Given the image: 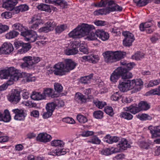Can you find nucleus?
Returning a JSON list of instances; mask_svg holds the SVG:
<instances>
[{
	"mask_svg": "<svg viewBox=\"0 0 160 160\" xmlns=\"http://www.w3.org/2000/svg\"><path fill=\"white\" fill-rule=\"evenodd\" d=\"M22 77L21 73L14 67H10L7 69L0 71V78L2 79H8V84L11 85L14 81L18 80Z\"/></svg>",
	"mask_w": 160,
	"mask_h": 160,
	"instance_id": "obj_1",
	"label": "nucleus"
},
{
	"mask_svg": "<svg viewBox=\"0 0 160 160\" xmlns=\"http://www.w3.org/2000/svg\"><path fill=\"white\" fill-rule=\"evenodd\" d=\"M126 54L125 52L120 51H108L105 52L104 56L105 60L106 62H112L123 58Z\"/></svg>",
	"mask_w": 160,
	"mask_h": 160,
	"instance_id": "obj_2",
	"label": "nucleus"
},
{
	"mask_svg": "<svg viewBox=\"0 0 160 160\" xmlns=\"http://www.w3.org/2000/svg\"><path fill=\"white\" fill-rule=\"evenodd\" d=\"M21 34L25 37L26 40L30 42H35L36 40L40 39H45L43 36H38L35 31L32 30H27L25 31L21 32Z\"/></svg>",
	"mask_w": 160,
	"mask_h": 160,
	"instance_id": "obj_3",
	"label": "nucleus"
},
{
	"mask_svg": "<svg viewBox=\"0 0 160 160\" xmlns=\"http://www.w3.org/2000/svg\"><path fill=\"white\" fill-rule=\"evenodd\" d=\"M22 60L24 62L21 65V67L30 68L33 65L38 63L40 61V59L38 57L28 56L23 57Z\"/></svg>",
	"mask_w": 160,
	"mask_h": 160,
	"instance_id": "obj_4",
	"label": "nucleus"
},
{
	"mask_svg": "<svg viewBox=\"0 0 160 160\" xmlns=\"http://www.w3.org/2000/svg\"><path fill=\"white\" fill-rule=\"evenodd\" d=\"M17 3L18 1L17 0H7L6 2H4V3L2 4V7L4 8L9 10L13 14H17L20 12L18 6L14 7Z\"/></svg>",
	"mask_w": 160,
	"mask_h": 160,
	"instance_id": "obj_5",
	"label": "nucleus"
},
{
	"mask_svg": "<svg viewBox=\"0 0 160 160\" xmlns=\"http://www.w3.org/2000/svg\"><path fill=\"white\" fill-rule=\"evenodd\" d=\"M54 74L57 75L62 76L65 74L66 71L65 64L63 62H59L55 64L54 67Z\"/></svg>",
	"mask_w": 160,
	"mask_h": 160,
	"instance_id": "obj_6",
	"label": "nucleus"
},
{
	"mask_svg": "<svg viewBox=\"0 0 160 160\" xmlns=\"http://www.w3.org/2000/svg\"><path fill=\"white\" fill-rule=\"evenodd\" d=\"M122 34L125 37L123 41V45L126 46H131L132 42L135 40L134 35L132 33L127 31L123 32Z\"/></svg>",
	"mask_w": 160,
	"mask_h": 160,
	"instance_id": "obj_7",
	"label": "nucleus"
},
{
	"mask_svg": "<svg viewBox=\"0 0 160 160\" xmlns=\"http://www.w3.org/2000/svg\"><path fill=\"white\" fill-rule=\"evenodd\" d=\"M8 100L12 103L16 104L18 103L21 99L20 92L17 90L12 91L11 94L8 97Z\"/></svg>",
	"mask_w": 160,
	"mask_h": 160,
	"instance_id": "obj_8",
	"label": "nucleus"
},
{
	"mask_svg": "<svg viewBox=\"0 0 160 160\" xmlns=\"http://www.w3.org/2000/svg\"><path fill=\"white\" fill-rule=\"evenodd\" d=\"M130 80H122L119 81L118 88L122 92H127L132 89Z\"/></svg>",
	"mask_w": 160,
	"mask_h": 160,
	"instance_id": "obj_9",
	"label": "nucleus"
},
{
	"mask_svg": "<svg viewBox=\"0 0 160 160\" xmlns=\"http://www.w3.org/2000/svg\"><path fill=\"white\" fill-rule=\"evenodd\" d=\"M42 22L41 19L40 15L39 14L34 15L32 17L30 23L32 24L30 26V28L33 30L38 28L39 25Z\"/></svg>",
	"mask_w": 160,
	"mask_h": 160,
	"instance_id": "obj_10",
	"label": "nucleus"
},
{
	"mask_svg": "<svg viewBox=\"0 0 160 160\" xmlns=\"http://www.w3.org/2000/svg\"><path fill=\"white\" fill-rule=\"evenodd\" d=\"M12 111L15 114L14 118L16 120H23L25 119L26 116L25 111L22 109L18 108L13 109L12 110Z\"/></svg>",
	"mask_w": 160,
	"mask_h": 160,
	"instance_id": "obj_11",
	"label": "nucleus"
},
{
	"mask_svg": "<svg viewBox=\"0 0 160 160\" xmlns=\"http://www.w3.org/2000/svg\"><path fill=\"white\" fill-rule=\"evenodd\" d=\"M13 50V47L12 44L5 42L0 48V55L7 54L10 53Z\"/></svg>",
	"mask_w": 160,
	"mask_h": 160,
	"instance_id": "obj_12",
	"label": "nucleus"
},
{
	"mask_svg": "<svg viewBox=\"0 0 160 160\" xmlns=\"http://www.w3.org/2000/svg\"><path fill=\"white\" fill-rule=\"evenodd\" d=\"M68 35L70 37L73 38H79L84 36L79 26L69 32Z\"/></svg>",
	"mask_w": 160,
	"mask_h": 160,
	"instance_id": "obj_13",
	"label": "nucleus"
},
{
	"mask_svg": "<svg viewBox=\"0 0 160 160\" xmlns=\"http://www.w3.org/2000/svg\"><path fill=\"white\" fill-rule=\"evenodd\" d=\"M47 24V26L40 28L38 29V32H47L53 30L56 25L55 23L52 21L48 22Z\"/></svg>",
	"mask_w": 160,
	"mask_h": 160,
	"instance_id": "obj_14",
	"label": "nucleus"
},
{
	"mask_svg": "<svg viewBox=\"0 0 160 160\" xmlns=\"http://www.w3.org/2000/svg\"><path fill=\"white\" fill-rule=\"evenodd\" d=\"M36 138L37 141L46 143L50 142L52 137L50 135L46 133H41L38 135Z\"/></svg>",
	"mask_w": 160,
	"mask_h": 160,
	"instance_id": "obj_15",
	"label": "nucleus"
},
{
	"mask_svg": "<svg viewBox=\"0 0 160 160\" xmlns=\"http://www.w3.org/2000/svg\"><path fill=\"white\" fill-rule=\"evenodd\" d=\"M99 59V56L98 55H91L89 56H84L80 59V60L82 62L86 61L91 62L93 63H96Z\"/></svg>",
	"mask_w": 160,
	"mask_h": 160,
	"instance_id": "obj_16",
	"label": "nucleus"
},
{
	"mask_svg": "<svg viewBox=\"0 0 160 160\" xmlns=\"http://www.w3.org/2000/svg\"><path fill=\"white\" fill-rule=\"evenodd\" d=\"M130 144L128 143L127 140L125 138H122L120 141L117 148L118 152L126 149L130 147Z\"/></svg>",
	"mask_w": 160,
	"mask_h": 160,
	"instance_id": "obj_17",
	"label": "nucleus"
},
{
	"mask_svg": "<svg viewBox=\"0 0 160 160\" xmlns=\"http://www.w3.org/2000/svg\"><path fill=\"white\" fill-rule=\"evenodd\" d=\"M132 88H134L137 91H139L143 86V82L140 79H137L130 80Z\"/></svg>",
	"mask_w": 160,
	"mask_h": 160,
	"instance_id": "obj_18",
	"label": "nucleus"
},
{
	"mask_svg": "<svg viewBox=\"0 0 160 160\" xmlns=\"http://www.w3.org/2000/svg\"><path fill=\"white\" fill-rule=\"evenodd\" d=\"M80 26L84 36L87 35L91 31L95 29L93 26L84 23Z\"/></svg>",
	"mask_w": 160,
	"mask_h": 160,
	"instance_id": "obj_19",
	"label": "nucleus"
},
{
	"mask_svg": "<svg viewBox=\"0 0 160 160\" xmlns=\"http://www.w3.org/2000/svg\"><path fill=\"white\" fill-rule=\"evenodd\" d=\"M65 62V67L66 72L73 69L76 66V63L71 59H66Z\"/></svg>",
	"mask_w": 160,
	"mask_h": 160,
	"instance_id": "obj_20",
	"label": "nucleus"
},
{
	"mask_svg": "<svg viewBox=\"0 0 160 160\" xmlns=\"http://www.w3.org/2000/svg\"><path fill=\"white\" fill-rule=\"evenodd\" d=\"M97 34L98 37L103 41H106L108 40L109 37L108 33L102 29H97Z\"/></svg>",
	"mask_w": 160,
	"mask_h": 160,
	"instance_id": "obj_21",
	"label": "nucleus"
},
{
	"mask_svg": "<svg viewBox=\"0 0 160 160\" xmlns=\"http://www.w3.org/2000/svg\"><path fill=\"white\" fill-rule=\"evenodd\" d=\"M53 90L50 88H44L42 93V95L44 97V99L46 98V97H50L53 98L58 97V95L57 94L54 93Z\"/></svg>",
	"mask_w": 160,
	"mask_h": 160,
	"instance_id": "obj_22",
	"label": "nucleus"
},
{
	"mask_svg": "<svg viewBox=\"0 0 160 160\" xmlns=\"http://www.w3.org/2000/svg\"><path fill=\"white\" fill-rule=\"evenodd\" d=\"M45 2L48 3L54 2L56 5H59L62 8H67L68 5L67 2L63 0H45Z\"/></svg>",
	"mask_w": 160,
	"mask_h": 160,
	"instance_id": "obj_23",
	"label": "nucleus"
},
{
	"mask_svg": "<svg viewBox=\"0 0 160 160\" xmlns=\"http://www.w3.org/2000/svg\"><path fill=\"white\" fill-rule=\"evenodd\" d=\"M148 128L153 138L160 136V126H157L156 127L150 126Z\"/></svg>",
	"mask_w": 160,
	"mask_h": 160,
	"instance_id": "obj_24",
	"label": "nucleus"
},
{
	"mask_svg": "<svg viewBox=\"0 0 160 160\" xmlns=\"http://www.w3.org/2000/svg\"><path fill=\"white\" fill-rule=\"evenodd\" d=\"M121 69L120 67L118 68L111 74L110 77V80L113 82H116L119 77L121 76Z\"/></svg>",
	"mask_w": 160,
	"mask_h": 160,
	"instance_id": "obj_25",
	"label": "nucleus"
},
{
	"mask_svg": "<svg viewBox=\"0 0 160 160\" xmlns=\"http://www.w3.org/2000/svg\"><path fill=\"white\" fill-rule=\"evenodd\" d=\"M119 138L118 137L115 136H111L109 135H107L104 138V141L109 144L117 142Z\"/></svg>",
	"mask_w": 160,
	"mask_h": 160,
	"instance_id": "obj_26",
	"label": "nucleus"
},
{
	"mask_svg": "<svg viewBox=\"0 0 160 160\" xmlns=\"http://www.w3.org/2000/svg\"><path fill=\"white\" fill-rule=\"evenodd\" d=\"M75 99L79 103H82L87 102L88 98L81 93L77 92L75 94Z\"/></svg>",
	"mask_w": 160,
	"mask_h": 160,
	"instance_id": "obj_27",
	"label": "nucleus"
},
{
	"mask_svg": "<svg viewBox=\"0 0 160 160\" xmlns=\"http://www.w3.org/2000/svg\"><path fill=\"white\" fill-rule=\"evenodd\" d=\"M121 69L120 72L121 73V76L122 78L123 79H129L132 78V75L131 73L127 71V70L123 68L122 67H120Z\"/></svg>",
	"mask_w": 160,
	"mask_h": 160,
	"instance_id": "obj_28",
	"label": "nucleus"
},
{
	"mask_svg": "<svg viewBox=\"0 0 160 160\" xmlns=\"http://www.w3.org/2000/svg\"><path fill=\"white\" fill-rule=\"evenodd\" d=\"M78 52V50L75 48L72 47H68L64 50L65 54L67 55H72L77 54Z\"/></svg>",
	"mask_w": 160,
	"mask_h": 160,
	"instance_id": "obj_29",
	"label": "nucleus"
},
{
	"mask_svg": "<svg viewBox=\"0 0 160 160\" xmlns=\"http://www.w3.org/2000/svg\"><path fill=\"white\" fill-rule=\"evenodd\" d=\"M115 148L112 147L110 148H106L102 150L101 152V153L103 155L108 156L113 153L118 152L119 151H118Z\"/></svg>",
	"mask_w": 160,
	"mask_h": 160,
	"instance_id": "obj_30",
	"label": "nucleus"
},
{
	"mask_svg": "<svg viewBox=\"0 0 160 160\" xmlns=\"http://www.w3.org/2000/svg\"><path fill=\"white\" fill-rule=\"evenodd\" d=\"M11 119V117L9 111L6 109L4 111V113L2 117L1 121L6 122H9Z\"/></svg>",
	"mask_w": 160,
	"mask_h": 160,
	"instance_id": "obj_31",
	"label": "nucleus"
},
{
	"mask_svg": "<svg viewBox=\"0 0 160 160\" xmlns=\"http://www.w3.org/2000/svg\"><path fill=\"white\" fill-rule=\"evenodd\" d=\"M44 96L42 95V93L40 92H33L32 94L30 96L31 98L35 100H40L44 99Z\"/></svg>",
	"mask_w": 160,
	"mask_h": 160,
	"instance_id": "obj_32",
	"label": "nucleus"
},
{
	"mask_svg": "<svg viewBox=\"0 0 160 160\" xmlns=\"http://www.w3.org/2000/svg\"><path fill=\"white\" fill-rule=\"evenodd\" d=\"M127 109L126 110L129 111L133 114H135L138 113L140 111V109L139 108L138 106L136 105H133L127 107Z\"/></svg>",
	"mask_w": 160,
	"mask_h": 160,
	"instance_id": "obj_33",
	"label": "nucleus"
},
{
	"mask_svg": "<svg viewBox=\"0 0 160 160\" xmlns=\"http://www.w3.org/2000/svg\"><path fill=\"white\" fill-rule=\"evenodd\" d=\"M66 153L65 150L62 149L55 150L50 153L49 154L52 156H59L64 155Z\"/></svg>",
	"mask_w": 160,
	"mask_h": 160,
	"instance_id": "obj_34",
	"label": "nucleus"
},
{
	"mask_svg": "<svg viewBox=\"0 0 160 160\" xmlns=\"http://www.w3.org/2000/svg\"><path fill=\"white\" fill-rule=\"evenodd\" d=\"M152 25V21H149L145 22L144 23H141L139 26L140 30L142 31H144L145 29L148 28Z\"/></svg>",
	"mask_w": 160,
	"mask_h": 160,
	"instance_id": "obj_35",
	"label": "nucleus"
},
{
	"mask_svg": "<svg viewBox=\"0 0 160 160\" xmlns=\"http://www.w3.org/2000/svg\"><path fill=\"white\" fill-rule=\"evenodd\" d=\"M38 8L41 10L50 12H51V9L50 6L45 4H41L38 6Z\"/></svg>",
	"mask_w": 160,
	"mask_h": 160,
	"instance_id": "obj_36",
	"label": "nucleus"
},
{
	"mask_svg": "<svg viewBox=\"0 0 160 160\" xmlns=\"http://www.w3.org/2000/svg\"><path fill=\"white\" fill-rule=\"evenodd\" d=\"M109 12L108 7L96 10L94 12V14L95 15H100L106 14Z\"/></svg>",
	"mask_w": 160,
	"mask_h": 160,
	"instance_id": "obj_37",
	"label": "nucleus"
},
{
	"mask_svg": "<svg viewBox=\"0 0 160 160\" xmlns=\"http://www.w3.org/2000/svg\"><path fill=\"white\" fill-rule=\"evenodd\" d=\"M134 2L139 7H143L145 6L151 2L150 0H133Z\"/></svg>",
	"mask_w": 160,
	"mask_h": 160,
	"instance_id": "obj_38",
	"label": "nucleus"
},
{
	"mask_svg": "<svg viewBox=\"0 0 160 160\" xmlns=\"http://www.w3.org/2000/svg\"><path fill=\"white\" fill-rule=\"evenodd\" d=\"M120 117L125 119L130 120L133 118V116L130 114L128 111L126 112H122L120 114Z\"/></svg>",
	"mask_w": 160,
	"mask_h": 160,
	"instance_id": "obj_39",
	"label": "nucleus"
},
{
	"mask_svg": "<svg viewBox=\"0 0 160 160\" xmlns=\"http://www.w3.org/2000/svg\"><path fill=\"white\" fill-rule=\"evenodd\" d=\"M138 107L141 110H147L150 108V106L146 102L141 101L138 104Z\"/></svg>",
	"mask_w": 160,
	"mask_h": 160,
	"instance_id": "obj_40",
	"label": "nucleus"
},
{
	"mask_svg": "<svg viewBox=\"0 0 160 160\" xmlns=\"http://www.w3.org/2000/svg\"><path fill=\"white\" fill-rule=\"evenodd\" d=\"M51 144L53 147H62L64 145V143L62 141L59 140H54L51 142Z\"/></svg>",
	"mask_w": 160,
	"mask_h": 160,
	"instance_id": "obj_41",
	"label": "nucleus"
},
{
	"mask_svg": "<svg viewBox=\"0 0 160 160\" xmlns=\"http://www.w3.org/2000/svg\"><path fill=\"white\" fill-rule=\"evenodd\" d=\"M19 33L15 30H12L7 33L5 35L6 38L8 39H11L17 37Z\"/></svg>",
	"mask_w": 160,
	"mask_h": 160,
	"instance_id": "obj_42",
	"label": "nucleus"
},
{
	"mask_svg": "<svg viewBox=\"0 0 160 160\" xmlns=\"http://www.w3.org/2000/svg\"><path fill=\"white\" fill-rule=\"evenodd\" d=\"M93 103L97 108L101 109L103 108L106 105V102L102 101H100L97 99L93 100Z\"/></svg>",
	"mask_w": 160,
	"mask_h": 160,
	"instance_id": "obj_43",
	"label": "nucleus"
},
{
	"mask_svg": "<svg viewBox=\"0 0 160 160\" xmlns=\"http://www.w3.org/2000/svg\"><path fill=\"white\" fill-rule=\"evenodd\" d=\"M137 117L142 121L150 120L152 119V117L146 114H139L137 115Z\"/></svg>",
	"mask_w": 160,
	"mask_h": 160,
	"instance_id": "obj_44",
	"label": "nucleus"
},
{
	"mask_svg": "<svg viewBox=\"0 0 160 160\" xmlns=\"http://www.w3.org/2000/svg\"><path fill=\"white\" fill-rule=\"evenodd\" d=\"M87 37V39L89 40H95L97 39L98 37L97 34V30L95 32H91L88 34Z\"/></svg>",
	"mask_w": 160,
	"mask_h": 160,
	"instance_id": "obj_45",
	"label": "nucleus"
},
{
	"mask_svg": "<svg viewBox=\"0 0 160 160\" xmlns=\"http://www.w3.org/2000/svg\"><path fill=\"white\" fill-rule=\"evenodd\" d=\"M144 56V54L140 52H138L134 55L132 56V58L133 59L137 60H140L142 59Z\"/></svg>",
	"mask_w": 160,
	"mask_h": 160,
	"instance_id": "obj_46",
	"label": "nucleus"
},
{
	"mask_svg": "<svg viewBox=\"0 0 160 160\" xmlns=\"http://www.w3.org/2000/svg\"><path fill=\"white\" fill-rule=\"evenodd\" d=\"M56 105L53 102H51L47 103L46 106V109L47 111H49L52 112H53L55 108Z\"/></svg>",
	"mask_w": 160,
	"mask_h": 160,
	"instance_id": "obj_47",
	"label": "nucleus"
},
{
	"mask_svg": "<svg viewBox=\"0 0 160 160\" xmlns=\"http://www.w3.org/2000/svg\"><path fill=\"white\" fill-rule=\"evenodd\" d=\"M93 74H90L89 75L82 77L81 79V82L84 84H87L90 82V81L92 78Z\"/></svg>",
	"mask_w": 160,
	"mask_h": 160,
	"instance_id": "obj_48",
	"label": "nucleus"
},
{
	"mask_svg": "<svg viewBox=\"0 0 160 160\" xmlns=\"http://www.w3.org/2000/svg\"><path fill=\"white\" fill-rule=\"evenodd\" d=\"M109 12L115 11H121L122 9V8L117 4H114V5L112 7H108Z\"/></svg>",
	"mask_w": 160,
	"mask_h": 160,
	"instance_id": "obj_49",
	"label": "nucleus"
},
{
	"mask_svg": "<svg viewBox=\"0 0 160 160\" xmlns=\"http://www.w3.org/2000/svg\"><path fill=\"white\" fill-rule=\"evenodd\" d=\"M79 50L83 54H87L88 53V48L85 43H82L80 45Z\"/></svg>",
	"mask_w": 160,
	"mask_h": 160,
	"instance_id": "obj_50",
	"label": "nucleus"
},
{
	"mask_svg": "<svg viewBox=\"0 0 160 160\" xmlns=\"http://www.w3.org/2000/svg\"><path fill=\"white\" fill-rule=\"evenodd\" d=\"M122 96L120 94L119 92L114 93L111 96V99L113 101H117L121 98Z\"/></svg>",
	"mask_w": 160,
	"mask_h": 160,
	"instance_id": "obj_51",
	"label": "nucleus"
},
{
	"mask_svg": "<svg viewBox=\"0 0 160 160\" xmlns=\"http://www.w3.org/2000/svg\"><path fill=\"white\" fill-rule=\"evenodd\" d=\"M100 142V140L96 136L92 137L90 140L88 141V142L96 144H99Z\"/></svg>",
	"mask_w": 160,
	"mask_h": 160,
	"instance_id": "obj_52",
	"label": "nucleus"
},
{
	"mask_svg": "<svg viewBox=\"0 0 160 160\" xmlns=\"http://www.w3.org/2000/svg\"><path fill=\"white\" fill-rule=\"evenodd\" d=\"M67 28L66 25L62 24L58 26L55 28V31L57 33H60Z\"/></svg>",
	"mask_w": 160,
	"mask_h": 160,
	"instance_id": "obj_53",
	"label": "nucleus"
},
{
	"mask_svg": "<svg viewBox=\"0 0 160 160\" xmlns=\"http://www.w3.org/2000/svg\"><path fill=\"white\" fill-rule=\"evenodd\" d=\"M160 84V79L153 80L150 81L148 84V87H153Z\"/></svg>",
	"mask_w": 160,
	"mask_h": 160,
	"instance_id": "obj_54",
	"label": "nucleus"
},
{
	"mask_svg": "<svg viewBox=\"0 0 160 160\" xmlns=\"http://www.w3.org/2000/svg\"><path fill=\"white\" fill-rule=\"evenodd\" d=\"M103 114L102 112L100 110H98L94 112L93 116L96 118L101 119L103 117Z\"/></svg>",
	"mask_w": 160,
	"mask_h": 160,
	"instance_id": "obj_55",
	"label": "nucleus"
},
{
	"mask_svg": "<svg viewBox=\"0 0 160 160\" xmlns=\"http://www.w3.org/2000/svg\"><path fill=\"white\" fill-rule=\"evenodd\" d=\"M148 95H160V86L158 88L152 89L147 92Z\"/></svg>",
	"mask_w": 160,
	"mask_h": 160,
	"instance_id": "obj_56",
	"label": "nucleus"
},
{
	"mask_svg": "<svg viewBox=\"0 0 160 160\" xmlns=\"http://www.w3.org/2000/svg\"><path fill=\"white\" fill-rule=\"evenodd\" d=\"M31 48L30 44L28 43L23 44L22 48L20 49L21 52L25 53L29 50Z\"/></svg>",
	"mask_w": 160,
	"mask_h": 160,
	"instance_id": "obj_57",
	"label": "nucleus"
},
{
	"mask_svg": "<svg viewBox=\"0 0 160 160\" xmlns=\"http://www.w3.org/2000/svg\"><path fill=\"white\" fill-rule=\"evenodd\" d=\"M77 118V120L81 123H85L88 120L87 118L85 117L81 114L78 115Z\"/></svg>",
	"mask_w": 160,
	"mask_h": 160,
	"instance_id": "obj_58",
	"label": "nucleus"
},
{
	"mask_svg": "<svg viewBox=\"0 0 160 160\" xmlns=\"http://www.w3.org/2000/svg\"><path fill=\"white\" fill-rule=\"evenodd\" d=\"M12 27L13 29L20 31H22L24 29L22 25L19 23H16L13 24L12 25Z\"/></svg>",
	"mask_w": 160,
	"mask_h": 160,
	"instance_id": "obj_59",
	"label": "nucleus"
},
{
	"mask_svg": "<svg viewBox=\"0 0 160 160\" xmlns=\"http://www.w3.org/2000/svg\"><path fill=\"white\" fill-rule=\"evenodd\" d=\"M139 146L141 148L146 150L150 148L149 143L144 142H140Z\"/></svg>",
	"mask_w": 160,
	"mask_h": 160,
	"instance_id": "obj_60",
	"label": "nucleus"
},
{
	"mask_svg": "<svg viewBox=\"0 0 160 160\" xmlns=\"http://www.w3.org/2000/svg\"><path fill=\"white\" fill-rule=\"evenodd\" d=\"M108 2V0H101L100 2L96 4L95 6L98 7H104L107 4Z\"/></svg>",
	"mask_w": 160,
	"mask_h": 160,
	"instance_id": "obj_61",
	"label": "nucleus"
},
{
	"mask_svg": "<svg viewBox=\"0 0 160 160\" xmlns=\"http://www.w3.org/2000/svg\"><path fill=\"white\" fill-rule=\"evenodd\" d=\"M12 14V12H5L1 14V16L2 18L9 19L11 18Z\"/></svg>",
	"mask_w": 160,
	"mask_h": 160,
	"instance_id": "obj_62",
	"label": "nucleus"
},
{
	"mask_svg": "<svg viewBox=\"0 0 160 160\" xmlns=\"http://www.w3.org/2000/svg\"><path fill=\"white\" fill-rule=\"evenodd\" d=\"M105 112L108 114L112 116L113 114V110L111 107H107L104 109Z\"/></svg>",
	"mask_w": 160,
	"mask_h": 160,
	"instance_id": "obj_63",
	"label": "nucleus"
},
{
	"mask_svg": "<svg viewBox=\"0 0 160 160\" xmlns=\"http://www.w3.org/2000/svg\"><path fill=\"white\" fill-rule=\"evenodd\" d=\"M9 29V27L6 25H3L0 23V34L5 32L8 30Z\"/></svg>",
	"mask_w": 160,
	"mask_h": 160,
	"instance_id": "obj_64",
	"label": "nucleus"
}]
</instances>
